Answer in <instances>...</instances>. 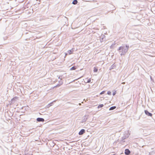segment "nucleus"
<instances>
[{"mask_svg":"<svg viewBox=\"0 0 155 155\" xmlns=\"http://www.w3.org/2000/svg\"><path fill=\"white\" fill-rule=\"evenodd\" d=\"M144 112L145 114L148 116H149L150 117H152V114L149 112L147 110H145Z\"/></svg>","mask_w":155,"mask_h":155,"instance_id":"obj_1","label":"nucleus"},{"mask_svg":"<svg viewBox=\"0 0 155 155\" xmlns=\"http://www.w3.org/2000/svg\"><path fill=\"white\" fill-rule=\"evenodd\" d=\"M124 153L126 155H128L130 153V151L128 149H126L125 150Z\"/></svg>","mask_w":155,"mask_h":155,"instance_id":"obj_2","label":"nucleus"},{"mask_svg":"<svg viewBox=\"0 0 155 155\" xmlns=\"http://www.w3.org/2000/svg\"><path fill=\"white\" fill-rule=\"evenodd\" d=\"M85 132V130L84 129H82L79 132V134L80 135H81L83 134Z\"/></svg>","mask_w":155,"mask_h":155,"instance_id":"obj_3","label":"nucleus"},{"mask_svg":"<svg viewBox=\"0 0 155 155\" xmlns=\"http://www.w3.org/2000/svg\"><path fill=\"white\" fill-rule=\"evenodd\" d=\"M37 121L38 122H43L44 121V119L42 118H38L37 119Z\"/></svg>","mask_w":155,"mask_h":155,"instance_id":"obj_4","label":"nucleus"},{"mask_svg":"<svg viewBox=\"0 0 155 155\" xmlns=\"http://www.w3.org/2000/svg\"><path fill=\"white\" fill-rule=\"evenodd\" d=\"M116 108V106H113L110 107V108L109 109L110 110H113L115 109Z\"/></svg>","mask_w":155,"mask_h":155,"instance_id":"obj_5","label":"nucleus"},{"mask_svg":"<svg viewBox=\"0 0 155 155\" xmlns=\"http://www.w3.org/2000/svg\"><path fill=\"white\" fill-rule=\"evenodd\" d=\"M78 3V1L77 0H74L72 2V4L74 5H76Z\"/></svg>","mask_w":155,"mask_h":155,"instance_id":"obj_6","label":"nucleus"},{"mask_svg":"<svg viewBox=\"0 0 155 155\" xmlns=\"http://www.w3.org/2000/svg\"><path fill=\"white\" fill-rule=\"evenodd\" d=\"M76 69V67L75 66H73V67H72V68H71L70 69V70L71 71H72V70H75Z\"/></svg>","mask_w":155,"mask_h":155,"instance_id":"obj_7","label":"nucleus"},{"mask_svg":"<svg viewBox=\"0 0 155 155\" xmlns=\"http://www.w3.org/2000/svg\"><path fill=\"white\" fill-rule=\"evenodd\" d=\"M104 106V105L103 104H100L99 105L98 107H97V108H101V107H103Z\"/></svg>","mask_w":155,"mask_h":155,"instance_id":"obj_8","label":"nucleus"},{"mask_svg":"<svg viewBox=\"0 0 155 155\" xmlns=\"http://www.w3.org/2000/svg\"><path fill=\"white\" fill-rule=\"evenodd\" d=\"M68 52L69 54H72L73 51H72L71 50H69L68 51Z\"/></svg>","mask_w":155,"mask_h":155,"instance_id":"obj_9","label":"nucleus"},{"mask_svg":"<svg viewBox=\"0 0 155 155\" xmlns=\"http://www.w3.org/2000/svg\"><path fill=\"white\" fill-rule=\"evenodd\" d=\"M98 71V69H97L96 68V67H94V71L95 72H97Z\"/></svg>","mask_w":155,"mask_h":155,"instance_id":"obj_10","label":"nucleus"},{"mask_svg":"<svg viewBox=\"0 0 155 155\" xmlns=\"http://www.w3.org/2000/svg\"><path fill=\"white\" fill-rule=\"evenodd\" d=\"M123 48H124L123 47H122V46L120 47L119 48L118 50H122Z\"/></svg>","mask_w":155,"mask_h":155,"instance_id":"obj_11","label":"nucleus"},{"mask_svg":"<svg viewBox=\"0 0 155 155\" xmlns=\"http://www.w3.org/2000/svg\"><path fill=\"white\" fill-rule=\"evenodd\" d=\"M105 91H102V92H101L100 93V94H104V93H105Z\"/></svg>","mask_w":155,"mask_h":155,"instance_id":"obj_12","label":"nucleus"},{"mask_svg":"<svg viewBox=\"0 0 155 155\" xmlns=\"http://www.w3.org/2000/svg\"><path fill=\"white\" fill-rule=\"evenodd\" d=\"M107 94H108V95H111V92L110 91H108L107 92Z\"/></svg>","mask_w":155,"mask_h":155,"instance_id":"obj_13","label":"nucleus"},{"mask_svg":"<svg viewBox=\"0 0 155 155\" xmlns=\"http://www.w3.org/2000/svg\"><path fill=\"white\" fill-rule=\"evenodd\" d=\"M91 79H89L87 81V83H89V82H91Z\"/></svg>","mask_w":155,"mask_h":155,"instance_id":"obj_14","label":"nucleus"},{"mask_svg":"<svg viewBox=\"0 0 155 155\" xmlns=\"http://www.w3.org/2000/svg\"><path fill=\"white\" fill-rule=\"evenodd\" d=\"M126 47L127 48V49H128V48H129V46H127V45H126Z\"/></svg>","mask_w":155,"mask_h":155,"instance_id":"obj_15","label":"nucleus"},{"mask_svg":"<svg viewBox=\"0 0 155 155\" xmlns=\"http://www.w3.org/2000/svg\"><path fill=\"white\" fill-rule=\"evenodd\" d=\"M115 94V93H114L113 94V95H114Z\"/></svg>","mask_w":155,"mask_h":155,"instance_id":"obj_16","label":"nucleus"},{"mask_svg":"<svg viewBox=\"0 0 155 155\" xmlns=\"http://www.w3.org/2000/svg\"><path fill=\"white\" fill-rule=\"evenodd\" d=\"M123 83V84H124V83H125V82H123V83Z\"/></svg>","mask_w":155,"mask_h":155,"instance_id":"obj_17","label":"nucleus"},{"mask_svg":"<svg viewBox=\"0 0 155 155\" xmlns=\"http://www.w3.org/2000/svg\"><path fill=\"white\" fill-rule=\"evenodd\" d=\"M113 155H115L114 154H113Z\"/></svg>","mask_w":155,"mask_h":155,"instance_id":"obj_18","label":"nucleus"}]
</instances>
